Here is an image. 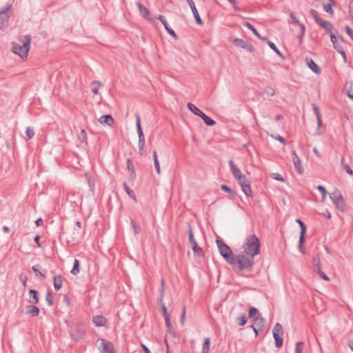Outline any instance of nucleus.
I'll return each instance as SVG.
<instances>
[{
    "instance_id": "nucleus-1",
    "label": "nucleus",
    "mask_w": 353,
    "mask_h": 353,
    "mask_svg": "<svg viewBox=\"0 0 353 353\" xmlns=\"http://www.w3.org/2000/svg\"><path fill=\"white\" fill-rule=\"evenodd\" d=\"M254 256L245 252H241L239 254L234 255L233 263L230 265L239 271L251 270L254 264Z\"/></svg>"
},
{
    "instance_id": "nucleus-2",
    "label": "nucleus",
    "mask_w": 353,
    "mask_h": 353,
    "mask_svg": "<svg viewBox=\"0 0 353 353\" xmlns=\"http://www.w3.org/2000/svg\"><path fill=\"white\" fill-rule=\"evenodd\" d=\"M31 35L25 34L19 36V41L21 45L16 42H12V52L18 54L21 59L27 58L30 48Z\"/></svg>"
},
{
    "instance_id": "nucleus-3",
    "label": "nucleus",
    "mask_w": 353,
    "mask_h": 353,
    "mask_svg": "<svg viewBox=\"0 0 353 353\" xmlns=\"http://www.w3.org/2000/svg\"><path fill=\"white\" fill-rule=\"evenodd\" d=\"M243 252L250 254L252 256L258 254L260 252V241L259 238L255 234L249 236L243 245Z\"/></svg>"
},
{
    "instance_id": "nucleus-4",
    "label": "nucleus",
    "mask_w": 353,
    "mask_h": 353,
    "mask_svg": "<svg viewBox=\"0 0 353 353\" xmlns=\"http://www.w3.org/2000/svg\"><path fill=\"white\" fill-rule=\"evenodd\" d=\"M216 243L222 257L228 264L232 263L234 254L230 248L221 239H216Z\"/></svg>"
},
{
    "instance_id": "nucleus-5",
    "label": "nucleus",
    "mask_w": 353,
    "mask_h": 353,
    "mask_svg": "<svg viewBox=\"0 0 353 353\" xmlns=\"http://www.w3.org/2000/svg\"><path fill=\"white\" fill-rule=\"evenodd\" d=\"M97 346L100 353H117L114 345L105 339H97Z\"/></svg>"
},
{
    "instance_id": "nucleus-6",
    "label": "nucleus",
    "mask_w": 353,
    "mask_h": 353,
    "mask_svg": "<svg viewBox=\"0 0 353 353\" xmlns=\"http://www.w3.org/2000/svg\"><path fill=\"white\" fill-rule=\"evenodd\" d=\"M70 335L72 339L75 341L82 340L85 335V326L83 323H77L70 330Z\"/></svg>"
},
{
    "instance_id": "nucleus-7",
    "label": "nucleus",
    "mask_w": 353,
    "mask_h": 353,
    "mask_svg": "<svg viewBox=\"0 0 353 353\" xmlns=\"http://www.w3.org/2000/svg\"><path fill=\"white\" fill-rule=\"evenodd\" d=\"M188 240L194 252L199 254L202 252V248L198 245V243L194 237L192 228L190 223L188 224Z\"/></svg>"
},
{
    "instance_id": "nucleus-8",
    "label": "nucleus",
    "mask_w": 353,
    "mask_h": 353,
    "mask_svg": "<svg viewBox=\"0 0 353 353\" xmlns=\"http://www.w3.org/2000/svg\"><path fill=\"white\" fill-rule=\"evenodd\" d=\"M296 223H299V225H300V228H301L299 243V250L301 252L304 253V250L302 249V245L305 241V235L306 233L307 227L301 219H296Z\"/></svg>"
},
{
    "instance_id": "nucleus-9",
    "label": "nucleus",
    "mask_w": 353,
    "mask_h": 353,
    "mask_svg": "<svg viewBox=\"0 0 353 353\" xmlns=\"http://www.w3.org/2000/svg\"><path fill=\"white\" fill-rule=\"evenodd\" d=\"M11 5L7 4L1 10H0V22H8L10 14L12 13Z\"/></svg>"
},
{
    "instance_id": "nucleus-10",
    "label": "nucleus",
    "mask_w": 353,
    "mask_h": 353,
    "mask_svg": "<svg viewBox=\"0 0 353 353\" xmlns=\"http://www.w3.org/2000/svg\"><path fill=\"white\" fill-rule=\"evenodd\" d=\"M330 40L332 42L334 48L338 52H339V51H342L343 50H344L343 46L339 42V40L341 41H343L341 36L336 37L333 32H331Z\"/></svg>"
},
{
    "instance_id": "nucleus-11",
    "label": "nucleus",
    "mask_w": 353,
    "mask_h": 353,
    "mask_svg": "<svg viewBox=\"0 0 353 353\" xmlns=\"http://www.w3.org/2000/svg\"><path fill=\"white\" fill-rule=\"evenodd\" d=\"M228 164L230 166V171L233 176L235 178V179H242L243 174L241 172L240 169L238 168L237 166L234 164V161L232 160H230L228 161Z\"/></svg>"
},
{
    "instance_id": "nucleus-12",
    "label": "nucleus",
    "mask_w": 353,
    "mask_h": 353,
    "mask_svg": "<svg viewBox=\"0 0 353 353\" xmlns=\"http://www.w3.org/2000/svg\"><path fill=\"white\" fill-rule=\"evenodd\" d=\"M312 110L314 113L315 114L316 119H317V128H319L322 125V119L320 114V112L319 110V108L315 103H312ZM316 133L318 134H321V132L317 129Z\"/></svg>"
},
{
    "instance_id": "nucleus-13",
    "label": "nucleus",
    "mask_w": 353,
    "mask_h": 353,
    "mask_svg": "<svg viewBox=\"0 0 353 353\" xmlns=\"http://www.w3.org/2000/svg\"><path fill=\"white\" fill-rule=\"evenodd\" d=\"M39 308L34 305H28L26 306V313L32 317L37 316L39 314Z\"/></svg>"
},
{
    "instance_id": "nucleus-14",
    "label": "nucleus",
    "mask_w": 353,
    "mask_h": 353,
    "mask_svg": "<svg viewBox=\"0 0 353 353\" xmlns=\"http://www.w3.org/2000/svg\"><path fill=\"white\" fill-rule=\"evenodd\" d=\"M99 121L100 123H101L103 125H107L108 126H112L114 122V120L113 117H112V115L105 114V115L101 116L99 119Z\"/></svg>"
},
{
    "instance_id": "nucleus-15",
    "label": "nucleus",
    "mask_w": 353,
    "mask_h": 353,
    "mask_svg": "<svg viewBox=\"0 0 353 353\" xmlns=\"http://www.w3.org/2000/svg\"><path fill=\"white\" fill-rule=\"evenodd\" d=\"M92 322L97 327H102L105 326L107 319L103 316L97 315L93 316Z\"/></svg>"
},
{
    "instance_id": "nucleus-16",
    "label": "nucleus",
    "mask_w": 353,
    "mask_h": 353,
    "mask_svg": "<svg viewBox=\"0 0 353 353\" xmlns=\"http://www.w3.org/2000/svg\"><path fill=\"white\" fill-rule=\"evenodd\" d=\"M308 67L316 74L321 73V68L318 66V65L312 59L306 58L305 59Z\"/></svg>"
},
{
    "instance_id": "nucleus-17",
    "label": "nucleus",
    "mask_w": 353,
    "mask_h": 353,
    "mask_svg": "<svg viewBox=\"0 0 353 353\" xmlns=\"http://www.w3.org/2000/svg\"><path fill=\"white\" fill-rule=\"evenodd\" d=\"M137 5L139 8V12L141 14V16L145 19L149 21L150 20V18H149L150 12L148 10V8L146 7H145L143 5H142L140 2H137Z\"/></svg>"
},
{
    "instance_id": "nucleus-18",
    "label": "nucleus",
    "mask_w": 353,
    "mask_h": 353,
    "mask_svg": "<svg viewBox=\"0 0 353 353\" xmlns=\"http://www.w3.org/2000/svg\"><path fill=\"white\" fill-rule=\"evenodd\" d=\"M29 302L33 304H37L39 301V293L36 290H29Z\"/></svg>"
},
{
    "instance_id": "nucleus-19",
    "label": "nucleus",
    "mask_w": 353,
    "mask_h": 353,
    "mask_svg": "<svg viewBox=\"0 0 353 353\" xmlns=\"http://www.w3.org/2000/svg\"><path fill=\"white\" fill-rule=\"evenodd\" d=\"M188 2L192 10L196 22H203L201 20V18L200 17L199 14L196 8V6H195V4H194V2L193 1V0H188Z\"/></svg>"
},
{
    "instance_id": "nucleus-20",
    "label": "nucleus",
    "mask_w": 353,
    "mask_h": 353,
    "mask_svg": "<svg viewBox=\"0 0 353 353\" xmlns=\"http://www.w3.org/2000/svg\"><path fill=\"white\" fill-rule=\"evenodd\" d=\"M332 202H333L334 205H335V208L338 210H339L341 212H344L345 203V201H344L343 196L341 199L339 198V200H334Z\"/></svg>"
},
{
    "instance_id": "nucleus-21",
    "label": "nucleus",
    "mask_w": 353,
    "mask_h": 353,
    "mask_svg": "<svg viewBox=\"0 0 353 353\" xmlns=\"http://www.w3.org/2000/svg\"><path fill=\"white\" fill-rule=\"evenodd\" d=\"M54 288L56 291L59 290L63 284L62 276L61 275L54 276L53 278Z\"/></svg>"
},
{
    "instance_id": "nucleus-22",
    "label": "nucleus",
    "mask_w": 353,
    "mask_h": 353,
    "mask_svg": "<svg viewBox=\"0 0 353 353\" xmlns=\"http://www.w3.org/2000/svg\"><path fill=\"white\" fill-rule=\"evenodd\" d=\"M293 163L295 167L296 172L299 174H302L303 173V169L301 165V161L299 157L292 158Z\"/></svg>"
},
{
    "instance_id": "nucleus-23",
    "label": "nucleus",
    "mask_w": 353,
    "mask_h": 353,
    "mask_svg": "<svg viewBox=\"0 0 353 353\" xmlns=\"http://www.w3.org/2000/svg\"><path fill=\"white\" fill-rule=\"evenodd\" d=\"M187 106L192 113H194L195 115L199 117H201V115L204 114L200 109H199L196 105H194L192 103H188Z\"/></svg>"
},
{
    "instance_id": "nucleus-24",
    "label": "nucleus",
    "mask_w": 353,
    "mask_h": 353,
    "mask_svg": "<svg viewBox=\"0 0 353 353\" xmlns=\"http://www.w3.org/2000/svg\"><path fill=\"white\" fill-rule=\"evenodd\" d=\"M245 26L250 30L252 32L261 40L265 41L267 38L265 37H262L256 29L252 25V23H245Z\"/></svg>"
},
{
    "instance_id": "nucleus-25",
    "label": "nucleus",
    "mask_w": 353,
    "mask_h": 353,
    "mask_svg": "<svg viewBox=\"0 0 353 353\" xmlns=\"http://www.w3.org/2000/svg\"><path fill=\"white\" fill-rule=\"evenodd\" d=\"M201 118L203 119V122L208 126H213L216 123V121L214 119H211L205 113L201 115Z\"/></svg>"
},
{
    "instance_id": "nucleus-26",
    "label": "nucleus",
    "mask_w": 353,
    "mask_h": 353,
    "mask_svg": "<svg viewBox=\"0 0 353 353\" xmlns=\"http://www.w3.org/2000/svg\"><path fill=\"white\" fill-rule=\"evenodd\" d=\"M241 190L247 196H252V192L250 186V182L241 186Z\"/></svg>"
},
{
    "instance_id": "nucleus-27",
    "label": "nucleus",
    "mask_w": 353,
    "mask_h": 353,
    "mask_svg": "<svg viewBox=\"0 0 353 353\" xmlns=\"http://www.w3.org/2000/svg\"><path fill=\"white\" fill-rule=\"evenodd\" d=\"M152 155H153L154 167L156 168L157 174H159L161 173V168H160V164H159V162L158 160L157 152L156 150L153 151Z\"/></svg>"
},
{
    "instance_id": "nucleus-28",
    "label": "nucleus",
    "mask_w": 353,
    "mask_h": 353,
    "mask_svg": "<svg viewBox=\"0 0 353 353\" xmlns=\"http://www.w3.org/2000/svg\"><path fill=\"white\" fill-rule=\"evenodd\" d=\"M136 126L137 130V133L139 136L144 135L141 125V119L139 114H136Z\"/></svg>"
},
{
    "instance_id": "nucleus-29",
    "label": "nucleus",
    "mask_w": 353,
    "mask_h": 353,
    "mask_svg": "<svg viewBox=\"0 0 353 353\" xmlns=\"http://www.w3.org/2000/svg\"><path fill=\"white\" fill-rule=\"evenodd\" d=\"M123 188L125 190V191L126 192V193L128 194V196L132 199L134 201H137V197H136V195L134 194V192H133V190H132L129 186L128 185V184L126 183H123Z\"/></svg>"
},
{
    "instance_id": "nucleus-30",
    "label": "nucleus",
    "mask_w": 353,
    "mask_h": 353,
    "mask_svg": "<svg viewBox=\"0 0 353 353\" xmlns=\"http://www.w3.org/2000/svg\"><path fill=\"white\" fill-rule=\"evenodd\" d=\"M294 25L300 30V34L298 37L301 42L305 34V26L303 23H294Z\"/></svg>"
},
{
    "instance_id": "nucleus-31",
    "label": "nucleus",
    "mask_w": 353,
    "mask_h": 353,
    "mask_svg": "<svg viewBox=\"0 0 353 353\" xmlns=\"http://www.w3.org/2000/svg\"><path fill=\"white\" fill-rule=\"evenodd\" d=\"M268 45L270 46V48L280 57L283 58V55L281 53V52L278 49L276 46L272 41L268 40L267 41Z\"/></svg>"
},
{
    "instance_id": "nucleus-32",
    "label": "nucleus",
    "mask_w": 353,
    "mask_h": 353,
    "mask_svg": "<svg viewBox=\"0 0 353 353\" xmlns=\"http://www.w3.org/2000/svg\"><path fill=\"white\" fill-rule=\"evenodd\" d=\"M127 168L131 172V177L134 179L136 176L135 169L132 161L130 159H127Z\"/></svg>"
},
{
    "instance_id": "nucleus-33",
    "label": "nucleus",
    "mask_w": 353,
    "mask_h": 353,
    "mask_svg": "<svg viewBox=\"0 0 353 353\" xmlns=\"http://www.w3.org/2000/svg\"><path fill=\"white\" fill-rule=\"evenodd\" d=\"M80 262L78 259H75L74 261L73 268L70 272L73 275H77L79 273Z\"/></svg>"
},
{
    "instance_id": "nucleus-34",
    "label": "nucleus",
    "mask_w": 353,
    "mask_h": 353,
    "mask_svg": "<svg viewBox=\"0 0 353 353\" xmlns=\"http://www.w3.org/2000/svg\"><path fill=\"white\" fill-rule=\"evenodd\" d=\"M139 150L141 152V154H143V152L145 150V136H139V143H138Z\"/></svg>"
},
{
    "instance_id": "nucleus-35",
    "label": "nucleus",
    "mask_w": 353,
    "mask_h": 353,
    "mask_svg": "<svg viewBox=\"0 0 353 353\" xmlns=\"http://www.w3.org/2000/svg\"><path fill=\"white\" fill-rule=\"evenodd\" d=\"M310 13L311 16L314 18V19L315 20L316 22H327V21L321 19L319 17V12L316 10H315L314 9H311L310 11Z\"/></svg>"
},
{
    "instance_id": "nucleus-36",
    "label": "nucleus",
    "mask_w": 353,
    "mask_h": 353,
    "mask_svg": "<svg viewBox=\"0 0 353 353\" xmlns=\"http://www.w3.org/2000/svg\"><path fill=\"white\" fill-rule=\"evenodd\" d=\"M210 345V338H205L202 347V352L201 353H209Z\"/></svg>"
},
{
    "instance_id": "nucleus-37",
    "label": "nucleus",
    "mask_w": 353,
    "mask_h": 353,
    "mask_svg": "<svg viewBox=\"0 0 353 353\" xmlns=\"http://www.w3.org/2000/svg\"><path fill=\"white\" fill-rule=\"evenodd\" d=\"M72 235L73 240L79 241L82 237V232L76 228H74Z\"/></svg>"
},
{
    "instance_id": "nucleus-38",
    "label": "nucleus",
    "mask_w": 353,
    "mask_h": 353,
    "mask_svg": "<svg viewBox=\"0 0 353 353\" xmlns=\"http://www.w3.org/2000/svg\"><path fill=\"white\" fill-rule=\"evenodd\" d=\"M164 293H165V281L163 279H161V288H160V297L159 299V303H163Z\"/></svg>"
},
{
    "instance_id": "nucleus-39",
    "label": "nucleus",
    "mask_w": 353,
    "mask_h": 353,
    "mask_svg": "<svg viewBox=\"0 0 353 353\" xmlns=\"http://www.w3.org/2000/svg\"><path fill=\"white\" fill-rule=\"evenodd\" d=\"M341 167L347 172V173H348L350 175H353V170H352L349 165L345 163L344 157L341 158Z\"/></svg>"
},
{
    "instance_id": "nucleus-40",
    "label": "nucleus",
    "mask_w": 353,
    "mask_h": 353,
    "mask_svg": "<svg viewBox=\"0 0 353 353\" xmlns=\"http://www.w3.org/2000/svg\"><path fill=\"white\" fill-rule=\"evenodd\" d=\"M165 28V29L167 30V32L175 39L176 40L178 39V37L176 34V32L174 31V30L170 27L169 23H162Z\"/></svg>"
},
{
    "instance_id": "nucleus-41",
    "label": "nucleus",
    "mask_w": 353,
    "mask_h": 353,
    "mask_svg": "<svg viewBox=\"0 0 353 353\" xmlns=\"http://www.w3.org/2000/svg\"><path fill=\"white\" fill-rule=\"evenodd\" d=\"M258 313V310L254 307H250L249 310V316L251 319H253L254 321H256L258 320V318L256 316Z\"/></svg>"
},
{
    "instance_id": "nucleus-42",
    "label": "nucleus",
    "mask_w": 353,
    "mask_h": 353,
    "mask_svg": "<svg viewBox=\"0 0 353 353\" xmlns=\"http://www.w3.org/2000/svg\"><path fill=\"white\" fill-rule=\"evenodd\" d=\"M221 189L223 190L225 192H228L232 198H234L236 196V194L234 190H232L229 186L226 185H221Z\"/></svg>"
},
{
    "instance_id": "nucleus-43",
    "label": "nucleus",
    "mask_w": 353,
    "mask_h": 353,
    "mask_svg": "<svg viewBox=\"0 0 353 353\" xmlns=\"http://www.w3.org/2000/svg\"><path fill=\"white\" fill-rule=\"evenodd\" d=\"M342 196H343L339 190H335L330 195V197L332 201L334 200H339V198L341 199Z\"/></svg>"
},
{
    "instance_id": "nucleus-44",
    "label": "nucleus",
    "mask_w": 353,
    "mask_h": 353,
    "mask_svg": "<svg viewBox=\"0 0 353 353\" xmlns=\"http://www.w3.org/2000/svg\"><path fill=\"white\" fill-rule=\"evenodd\" d=\"M320 27L323 29H324L327 32L330 33V35L331 34V32L333 29L332 23H319Z\"/></svg>"
},
{
    "instance_id": "nucleus-45",
    "label": "nucleus",
    "mask_w": 353,
    "mask_h": 353,
    "mask_svg": "<svg viewBox=\"0 0 353 353\" xmlns=\"http://www.w3.org/2000/svg\"><path fill=\"white\" fill-rule=\"evenodd\" d=\"M236 321L239 325H244L247 322V317L245 314H242L240 316L236 319Z\"/></svg>"
},
{
    "instance_id": "nucleus-46",
    "label": "nucleus",
    "mask_w": 353,
    "mask_h": 353,
    "mask_svg": "<svg viewBox=\"0 0 353 353\" xmlns=\"http://www.w3.org/2000/svg\"><path fill=\"white\" fill-rule=\"evenodd\" d=\"M78 139L81 143H85L87 141V134L85 130H81L78 134Z\"/></svg>"
},
{
    "instance_id": "nucleus-47",
    "label": "nucleus",
    "mask_w": 353,
    "mask_h": 353,
    "mask_svg": "<svg viewBox=\"0 0 353 353\" xmlns=\"http://www.w3.org/2000/svg\"><path fill=\"white\" fill-rule=\"evenodd\" d=\"M46 300L49 306H52L54 304V297L51 292L48 290L46 293Z\"/></svg>"
},
{
    "instance_id": "nucleus-48",
    "label": "nucleus",
    "mask_w": 353,
    "mask_h": 353,
    "mask_svg": "<svg viewBox=\"0 0 353 353\" xmlns=\"http://www.w3.org/2000/svg\"><path fill=\"white\" fill-rule=\"evenodd\" d=\"M275 332L283 335V326L281 325V323H276V325H274V327L273 329V333Z\"/></svg>"
},
{
    "instance_id": "nucleus-49",
    "label": "nucleus",
    "mask_w": 353,
    "mask_h": 353,
    "mask_svg": "<svg viewBox=\"0 0 353 353\" xmlns=\"http://www.w3.org/2000/svg\"><path fill=\"white\" fill-rule=\"evenodd\" d=\"M303 343L302 341L297 342L295 344L294 353H303Z\"/></svg>"
},
{
    "instance_id": "nucleus-50",
    "label": "nucleus",
    "mask_w": 353,
    "mask_h": 353,
    "mask_svg": "<svg viewBox=\"0 0 353 353\" xmlns=\"http://www.w3.org/2000/svg\"><path fill=\"white\" fill-rule=\"evenodd\" d=\"M247 42L245 41L244 40L241 39H239V38H236V39H234L233 40V43L236 46H238V47H241L243 48V46H245V44Z\"/></svg>"
},
{
    "instance_id": "nucleus-51",
    "label": "nucleus",
    "mask_w": 353,
    "mask_h": 353,
    "mask_svg": "<svg viewBox=\"0 0 353 353\" xmlns=\"http://www.w3.org/2000/svg\"><path fill=\"white\" fill-rule=\"evenodd\" d=\"M32 270L37 277H40L42 279H45L46 276L39 270L37 265L32 266Z\"/></svg>"
},
{
    "instance_id": "nucleus-52",
    "label": "nucleus",
    "mask_w": 353,
    "mask_h": 353,
    "mask_svg": "<svg viewBox=\"0 0 353 353\" xmlns=\"http://www.w3.org/2000/svg\"><path fill=\"white\" fill-rule=\"evenodd\" d=\"M26 134L27 136V139H30L34 135V130L33 128L28 127L26 128Z\"/></svg>"
},
{
    "instance_id": "nucleus-53",
    "label": "nucleus",
    "mask_w": 353,
    "mask_h": 353,
    "mask_svg": "<svg viewBox=\"0 0 353 353\" xmlns=\"http://www.w3.org/2000/svg\"><path fill=\"white\" fill-rule=\"evenodd\" d=\"M270 177L274 180L279 181H284L283 177L279 174L278 172L276 173H272L270 174Z\"/></svg>"
},
{
    "instance_id": "nucleus-54",
    "label": "nucleus",
    "mask_w": 353,
    "mask_h": 353,
    "mask_svg": "<svg viewBox=\"0 0 353 353\" xmlns=\"http://www.w3.org/2000/svg\"><path fill=\"white\" fill-rule=\"evenodd\" d=\"M264 92L267 95L270 97H273L275 94L274 89L270 86L265 87L264 89Z\"/></svg>"
},
{
    "instance_id": "nucleus-55",
    "label": "nucleus",
    "mask_w": 353,
    "mask_h": 353,
    "mask_svg": "<svg viewBox=\"0 0 353 353\" xmlns=\"http://www.w3.org/2000/svg\"><path fill=\"white\" fill-rule=\"evenodd\" d=\"M334 4H332V3H327V4H324L323 5V8H324V10L328 13H330V14H332L334 12L332 8V6H334Z\"/></svg>"
},
{
    "instance_id": "nucleus-56",
    "label": "nucleus",
    "mask_w": 353,
    "mask_h": 353,
    "mask_svg": "<svg viewBox=\"0 0 353 353\" xmlns=\"http://www.w3.org/2000/svg\"><path fill=\"white\" fill-rule=\"evenodd\" d=\"M313 263H314L315 271L316 272H319V269H321L319 259L314 258L313 259Z\"/></svg>"
},
{
    "instance_id": "nucleus-57",
    "label": "nucleus",
    "mask_w": 353,
    "mask_h": 353,
    "mask_svg": "<svg viewBox=\"0 0 353 353\" xmlns=\"http://www.w3.org/2000/svg\"><path fill=\"white\" fill-rule=\"evenodd\" d=\"M130 224H131V226L134 230V232L135 234H138L139 233V228H138V225H137V223H135V221L130 219Z\"/></svg>"
},
{
    "instance_id": "nucleus-58",
    "label": "nucleus",
    "mask_w": 353,
    "mask_h": 353,
    "mask_svg": "<svg viewBox=\"0 0 353 353\" xmlns=\"http://www.w3.org/2000/svg\"><path fill=\"white\" fill-rule=\"evenodd\" d=\"M92 84H97V86L93 87L92 88V92L94 94H97L99 93V86L101 85V83L99 81H93Z\"/></svg>"
},
{
    "instance_id": "nucleus-59",
    "label": "nucleus",
    "mask_w": 353,
    "mask_h": 353,
    "mask_svg": "<svg viewBox=\"0 0 353 353\" xmlns=\"http://www.w3.org/2000/svg\"><path fill=\"white\" fill-rule=\"evenodd\" d=\"M238 182V183L240 185V186L241 187L244 184H247L250 181L247 179L246 176L243 174V179H236Z\"/></svg>"
},
{
    "instance_id": "nucleus-60",
    "label": "nucleus",
    "mask_w": 353,
    "mask_h": 353,
    "mask_svg": "<svg viewBox=\"0 0 353 353\" xmlns=\"http://www.w3.org/2000/svg\"><path fill=\"white\" fill-rule=\"evenodd\" d=\"M316 188L322 194V196L324 199L325 197L326 193H327L325 188L323 185H319L317 186Z\"/></svg>"
},
{
    "instance_id": "nucleus-61",
    "label": "nucleus",
    "mask_w": 353,
    "mask_h": 353,
    "mask_svg": "<svg viewBox=\"0 0 353 353\" xmlns=\"http://www.w3.org/2000/svg\"><path fill=\"white\" fill-rule=\"evenodd\" d=\"M275 346L277 347V348H280L283 346V337H281L279 339H275Z\"/></svg>"
},
{
    "instance_id": "nucleus-62",
    "label": "nucleus",
    "mask_w": 353,
    "mask_h": 353,
    "mask_svg": "<svg viewBox=\"0 0 353 353\" xmlns=\"http://www.w3.org/2000/svg\"><path fill=\"white\" fill-rule=\"evenodd\" d=\"M318 274L321 276V279L323 280L328 281H330L329 277L321 270V269H319V271L317 272Z\"/></svg>"
},
{
    "instance_id": "nucleus-63",
    "label": "nucleus",
    "mask_w": 353,
    "mask_h": 353,
    "mask_svg": "<svg viewBox=\"0 0 353 353\" xmlns=\"http://www.w3.org/2000/svg\"><path fill=\"white\" fill-rule=\"evenodd\" d=\"M243 48L247 50L249 52H253L254 50V46L248 42L245 44V46H243Z\"/></svg>"
},
{
    "instance_id": "nucleus-64",
    "label": "nucleus",
    "mask_w": 353,
    "mask_h": 353,
    "mask_svg": "<svg viewBox=\"0 0 353 353\" xmlns=\"http://www.w3.org/2000/svg\"><path fill=\"white\" fill-rule=\"evenodd\" d=\"M345 31L350 37L353 40V30H352L348 26H346Z\"/></svg>"
}]
</instances>
